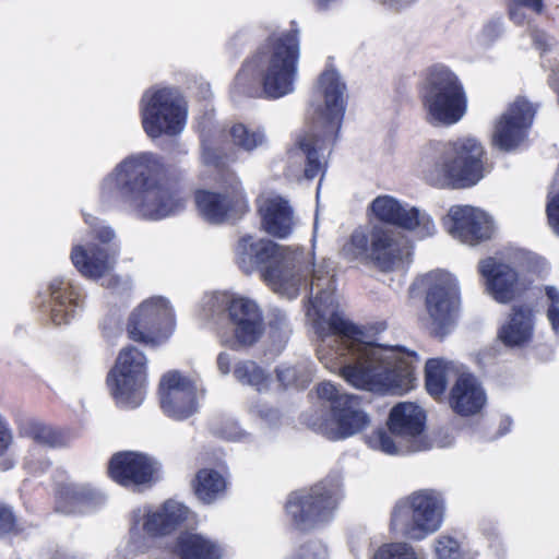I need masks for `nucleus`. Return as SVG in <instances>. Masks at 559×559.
<instances>
[{"instance_id": "a211bd4d", "label": "nucleus", "mask_w": 559, "mask_h": 559, "mask_svg": "<svg viewBox=\"0 0 559 559\" xmlns=\"http://www.w3.org/2000/svg\"><path fill=\"white\" fill-rule=\"evenodd\" d=\"M535 114L533 104L518 97L496 119L491 134L492 145L503 152L518 148L526 140Z\"/></svg>"}, {"instance_id": "393cba45", "label": "nucleus", "mask_w": 559, "mask_h": 559, "mask_svg": "<svg viewBox=\"0 0 559 559\" xmlns=\"http://www.w3.org/2000/svg\"><path fill=\"white\" fill-rule=\"evenodd\" d=\"M478 270L486 281V290L500 304L510 302L523 290L518 272L496 257L480 260Z\"/></svg>"}, {"instance_id": "ddd939ff", "label": "nucleus", "mask_w": 559, "mask_h": 559, "mask_svg": "<svg viewBox=\"0 0 559 559\" xmlns=\"http://www.w3.org/2000/svg\"><path fill=\"white\" fill-rule=\"evenodd\" d=\"M211 312L225 309L229 323L234 331L233 340H222L231 348L247 346L255 343L263 333V314L255 300L243 296H228L226 294H213L205 301Z\"/></svg>"}, {"instance_id": "f8f14e48", "label": "nucleus", "mask_w": 559, "mask_h": 559, "mask_svg": "<svg viewBox=\"0 0 559 559\" xmlns=\"http://www.w3.org/2000/svg\"><path fill=\"white\" fill-rule=\"evenodd\" d=\"M146 380V356L134 346L122 348L107 378L116 402L123 407H138L144 400Z\"/></svg>"}, {"instance_id": "9d476101", "label": "nucleus", "mask_w": 559, "mask_h": 559, "mask_svg": "<svg viewBox=\"0 0 559 559\" xmlns=\"http://www.w3.org/2000/svg\"><path fill=\"white\" fill-rule=\"evenodd\" d=\"M141 118L143 129L150 138L176 135L183 130L187 105L178 90L152 87L142 97Z\"/></svg>"}, {"instance_id": "5701e85b", "label": "nucleus", "mask_w": 559, "mask_h": 559, "mask_svg": "<svg viewBox=\"0 0 559 559\" xmlns=\"http://www.w3.org/2000/svg\"><path fill=\"white\" fill-rule=\"evenodd\" d=\"M425 413L421 407L411 402L395 405L389 416V428L400 440L405 442L409 452L426 451L431 444L425 442Z\"/></svg>"}, {"instance_id": "20e7f679", "label": "nucleus", "mask_w": 559, "mask_h": 559, "mask_svg": "<svg viewBox=\"0 0 559 559\" xmlns=\"http://www.w3.org/2000/svg\"><path fill=\"white\" fill-rule=\"evenodd\" d=\"M345 88L335 70H325L319 78L316 92V130L299 136L297 146L289 152L290 159L306 158L307 179L318 176L325 166V152L337 136L344 117Z\"/></svg>"}, {"instance_id": "e433bc0d", "label": "nucleus", "mask_w": 559, "mask_h": 559, "mask_svg": "<svg viewBox=\"0 0 559 559\" xmlns=\"http://www.w3.org/2000/svg\"><path fill=\"white\" fill-rule=\"evenodd\" d=\"M391 433V431L378 429L367 437V443L371 449L379 450L385 454H397L402 452L405 442L403 440L399 443L395 442Z\"/></svg>"}, {"instance_id": "c756f323", "label": "nucleus", "mask_w": 559, "mask_h": 559, "mask_svg": "<svg viewBox=\"0 0 559 559\" xmlns=\"http://www.w3.org/2000/svg\"><path fill=\"white\" fill-rule=\"evenodd\" d=\"M49 289L53 301L51 309L52 321L57 325L68 323L70 318L74 316L75 310L81 306L79 293L75 292L70 283L59 278L50 283Z\"/></svg>"}, {"instance_id": "b1692460", "label": "nucleus", "mask_w": 559, "mask_h": 559, "mask_svg": "<svg viewBox=\"0 0 559 559\" xmlns=\"http://www.w3.org/2000/svg\"><path fill=\"white\" fill-rule=\"evenodd\" d=\"M195 203L200 215L213 224H222L247 210L245 193L238 181L223 193L197 192Z\"/></svg>"}, {"instance_id": "49530a36", "label": "nucleus", "mask_w": 559, "mask_h": 559, "mask_svg": "<svg viewBox=\"0 0 559 559\" xmlns=\"http://www.w3.org/2000/svg\"><path fill=\"white\" fill-rule=\"evenodd\" d=\"M534 45L537 49L546 50L549 46V37L539 29H533L531 33Z\"/></svg>"}, {"instance_id": "2eb2a0df", "label": "nucleus", "mask_w": 559, "mask_h": 559, "mask_svg": "<svg viewBox=\"0 0 559 559\" xmlns=\"http://www.w3.org/2000/svg\"><path fill=\"white\" fill-rule=\"evenodd\" d=\"M427 287L426 308L431 320V329L437 335H444L453 322L459 305V288L455 278L447 272L435 271L421 280Z\"/></svg>"}, {"instance_id": "4c0bfd02", "label": "nucleus", "mask_w": 559, "mask_h": 559, "mask_svg": "<svg viewBox=\"0 0 559 559\" xmlns=\"http://www.w3.org/2000/svg\"><path fill=\"white\" fill-rule=\"evenodd\" d=\"M374 559H418L414 548L406 543L383 545L374 554Z\"/></svg>"}, {"instance_id": "864d4df0", "label": "nucleus", "mask_w": 559, "mask_h": 559, "mask_svg": "<svg viewBox=\"0 0 559 559\" xmlns=\"http://www.w3.org/2000/svg\"><path fill=\"white\" fill-rule=\"evenodd\" d=\"M226 438H235L234 436L231 435H225Z\"/></svg>"}, {"instance_id": "37998d69", "label": "nucleus", "mask_w": 559, "mask_h": 559, "mask_svg": "<svg viewBox=\"0 0 559 559\" xmlns=\"http://www.w3.org/2000/svg\"><path fill=\"white\" fill-rule=\"evenodd\" d=\"M300 556L302 559H326V548L318 543H311L301 549Z\"/></svg>"}, {"instance_id": "9b49d317", "label": "nucleus", "mask_w": 559, "mask_h": 559, "mask_svg": "<svg viewBox=\"0 0 559 559\" xmlns=\"http://www.w3.org/2000/svg\"><path fill=\"white\" fill-rule=\"evenodd\" d=\"M85 222L102 243L90 245L88 247L74 246L71 252V261L83 276L92 280L105 278L103 285L114 287L119 282L118 278L111 276L117 255V250L110 245L115 233L92 215H85Z\"/></svg>"}, {"instance_id": "de8ad7c7", "label": "nucleus", "mask_w": 559, "mask_h": 559, "mask_svg": "<svg viewBox=\"0 0 559 559\" xmlns=\"http://www.w3.org/2000/svg\"><path fill=\"white\" fill-rule=\"evenodd\" d=\"M230 356L226 353H221L217 357V367L223 374H227L230 371Z\"/></svg>"}, {"instance_id": "603ef678", "label": "nucleus", "mask_w": 559, "mask_h": 559, "mask_svg": "<svg viewBox=\"0 0 559 559\" xmlns=\"http://www.w3.org/2000/svg\"><path fill=\"white\" fill-rule=\"evenodd\" d=\"M549 84L552 88L557 90L559 92V82L558 80L556 79V73L554 72V74L549 78Z\"/></svg>"}, {"instance_id": "bb28decb", "label": "nucleus", "mask_w": 559, "mask_h": 559, "mask_svg": "<svg viewBox=\"0 0 559 559\" xmlns=\"http://www.w3.org/2000/svg\"><path fill=\"white\" fill-rule=\"evenodd\" d=\"M104 502L105 496L88 484H63L57 495V510L64 514L90 512Z\"/></svg>"}, {"instance_id": "8fccbe9b", "label": "nucleus", "mask_w": 559, "mask_h": 559, "mask_svg": "<svg viewBox=\"0 0 559 559\" xmlns=\"http://www.w3.org/2000/svg\"><path fill=\"white\" fill-rule=\"evenodd\" d=\"M379 1L392 9L400 10L404 7L409 5L411 3L415 2L416 0H379Z\"/></svg>"}, {"instance_id": "a19ab883", "label": "nucleus", "mask_w": 559, "mask_h": 559, "mask_svg": "<svg viewBox=\"0 0 559 559\" xmlns=\"http://www.w3.org/2000/svg\"><path fill=\"white\" fill-rule=\"evenodd\" d=\"M435 552L438 559H459L461 557L457 540L448 535H441L436 539Z\"/></svg>"}, {"instance_id": "a878e982", "label": "nucleus", "mask_w": 559, "mask_h": 559, "mask_svg": "<svg viewBox=\"0 0 559 559\" xmlns=\"http://www.w3.org/2000/svg\"><path fill=\"white\" fill-rule=\"evenodd\" d=\"M261 226L273 237H288L296 224L294 211L285 198L274 192L263 193L258 199Z\"/></svg>"}, {"instance_id": "6ab92c4d", "label": "nucleus", "mask_w": 559, "mask_h": 559, "mask_svg": "<svg viewBox=\"0 0 559 559\" xmlns=\"http://www.w3.org/2000/svg\"><path fill=\"white\" fill-rule=\"evenodd\" d=\"M444 228L450 236L469 246L491 239L495 233L492 217L471 205H454L444 217Z\"/></svg>"}, {"instance_id": "f257e3e1", "label": "nucleus", "mask_w": 559, "mask_h": 559, "mask_svg": "<svg viewBox=\"0 0 559 559\" xmlns=\"http://www.w3.org/2000/svg\"><path fill=\"white\" fill-rule=\"evenodd\" d=\"M301 252L270 239L241 237L236 248L237 264L247 274L263 267L262 277L276 294L288 299L299 295L309 278L307 317L321 337L319 359L326 369L350 385L379 392L404 393L415 381L414 352L364 341V333L336 309L332 262L322 259L306 271Z\"/></svg>"}, {"instance_id": "f704fd0d", "label": "nucleus", "mask_w": 559, "mask_h": 559, "mask_svg": "<svg viewBox=\"0 0 559 559\" xmlns=\"http://www.w3.org/2000/svg\"><path fill=\"white\" fill-rule=\"evenodd\" d=\"M234 374L239 382L251 385L258 391L266 389L270 381L264 370L253 361L239 362L234 370Z\"/></svg>"}, {"instance_id": "0eeeda50", "label": "nucleus", "mask_w": 559, "mask_h": 559, "mask_svg": "<svg viewBox=\"0 0 559 559\" xmlns=\"http://www.w3.org/2000/svg\"><path fill=\"white\" fill-rule=\"evenodd\" d=\"M443 514L441 496L433 490H419L395 506L391 526L403 537L418 542L439 531Z\"/></svg>"}, {"instance_id": "a18cd8bd", "label": "nucleus", "mask_w": 559, "mask_h": 559, "mask_svg": "<svg viewBox=\"0 0 559 559\" xmlns=\"http://www.w3.org/2000/svg\"><path fill=\"white\" fill-rule=\"evenodd\" d=\"M277 379L284 386L296 384L297 371L293 367H281L277 369Z\"/></svg>"}, {"instance_id": "58836bf2", "label": "nucleus", "mask_w": 559, "mask_h": 559, "mask_svg": "<svg viewBox=\"0 0 559 559\" xmlns=\"http://www.w3.org/2000/svg\"><path fill=\"white\" fill-rule=\"evenodd\" d=\"M546 317L551 330L559 335V289L555 286L545 287Z\"/></svg>"}, {"instance_id": "cd10ccee", "label": "nucleus", "mask_w": 559, "mask_h": 559, "mask_svg": "<svg viewBox=\"0 0 559 559\" xmlns=\"http://www.w3.org/2000/svg\"><path fill=\"white\" fill-rule=\"evenodd\" d=\"M450 404L457 414L471 416L485 406L486 394L473 374L463 372L451 390Z\"/></svg>"}, {"instance_id": "ea45409f", "label": "nucleus", "mask_w": 559, "mask_h": 559, "mask_svg": "<svg viewBox=\"0 0 559 559\" xmlns=\"http://www.w3.org/2000/svg\"><path fill=\"white\" fill-rule=\"evenodd\" d=\"M29 435L40 444L51 448L61 445L60 436L51 427L40 423L32 424Z\"/></svg>"}, {"instance_id": "aec40b11", "label": "nucleus", "mask_w": 559, "mask_h": 559, "mask_svg": "<svg viewBox=\"0 0 559 559\" xmlns=\"http://www.w3.org/2000/svg\"><path fill=\"white\" fill-rule=\"evenodd\" d=\"M370 209L379 221L411 230L419 238L430 237L436 233V225L428 213L418 207L402 204L391 195L376 198Z\"/></svg>"}, {"instance_id": "4468645a", "label": "nucleus", "mask_w": 559, "mask_h": 559, "mask_svg": "<svg viewBox=\"0 0 559 559\" xmlns=\"http://www.w3.org/2000/svg\"><path fill=\"white\" fill-rule=\"evenodd\" d=\"M175 328V314L169 301L160 296L142 301L130 314L127 333L134 342L158 345Z\"/></svg>"}, {"instance_id": "c85d7f7f", "label": "nucleus", "mask_w": 559, "mask_h": 559, "mask_svg": "<svg viewBox=\"0 0 559 559\" xmlns=\"http://www.w3.org/2000/svg\"><path fill=\"white\" fill-rule=\"evenodd\" d=\"M534 318L532 307H513L509 320L499 330V338L508 346L525 344L533 336Z\"/></svg>"}, {"instance_id": "1a4fd4ad", "label": "nucleus", "mask_w": 559, "mask_h": 559, "mask_svg": "<svg viewBox=\"0 0 559 559\" xmlns=\"http://www.w3.org/2000/svg\"><path fill=\"white\" fill-rule=\"evenodd\" d=\"M318 397L330 404V415L319 425V431L330 440H341L359 433L370 425L357 395L341 392L328 381L317 386Z\"/></svg>"}, {"instance_id": "2f4dec72", "label": "nucleus", "mask_w": 559, "mask_h": 559, "mask_svg": "<svg viewBox=\"0 0 559 559\" xmlns=\"http://www.w3.org/2000/svg\"><path fill=\"white\" fill-rule=\"evenodd\" d=\"M197 497L204 503H212L226 489L225 478L216 471L203 468L199 471L193 480Z\"/></svg>"}, {"instance_id": "c9c22d12", "label": "nucleus", "mask_w": 559, "mask_h": 559, "mask_svg": "<svg viewBox=\"0 0 559 559\" xmlns=\"http://www.w3.org/2000/svg\"><path fill=\"white\" fill-rule=\"evenodd\" d=\"M509 17L516 25L528 24L532 15H539L544 11V0H511L509 2Z\"/></svg>"}, {"instance_id": "6e6552de", "label": "nucleus", "mask_w": 559, "mask_h": 559, "mask_svg": "<svg viewBox=\"0 0 559 559\" xmlns=\"http://www.w3.org/2000/svg\"><path fill=\"white\" fill-rule=\"evenodd\" d=\"M423 104L427 121L435 127L459 122L466 112V96L457 76L443 67L433 68L426 81Z\"/></svg>"}, {"instance_id": "39448f33", "label": "nucleus", "mask_w": 559, "mask_h": 559, "mask_svg": "<svg viewBox=\"0 0 559 559\" xmlns=\"http://www.w3.org/2000/svg\"><path fill=\"white\" fill-rule=\"evenodd\" d=\"M299 58V29L296 27L271 34L260 46L253 60L266 98L277 99L295 91Z\"/></svg>"}, {"instance_id": "09e8293b", "label": "nucleus", "mask_w": 559, "mask_h": 559, "mask_svg": "<svg viewBox=\"0 0 559 559\" xmlns=\"http://www.w3.org/2000/svg\"><path fill=\"white\" fill-rule=\"evenodd\" d=\"M10 442V435L5 428L3 421L0 419V454H2L8 448Z\"/></svg>"}, {"instance_id": "7ed1b4c3", "label": "nucleus", "mask_w": 559, "mask_h": 559, "mask_svg": "<svg viewBox=\"0 0 559 559\" xmlns=\"http://www.w3.org/2000/svg\"><path fill=\"white\" fill-rule=\"evenodd\" d=\"M423 180L439 189H465L485 176V148L472 136L448 142H429L418 157Z\"/></svg>"}, {"instance_id": "3c124183", "label": "nucleus", "mask_w": 559, "mask_h": 559, "mask_svg": "<svg viewBox=\"0 0 559 559\" xmlns=\"http://www.w3.org/2000/svg\"><path fill=\"white\" fill-rule=\"evenodd\" d=\"M258 413L260 414L261 417L270 420V421H273L275 419H277L278 415H277V412L273 411V409H259Z\"/></svg>"}, {"instance_id": "79ce46f5", "label": "nucleus", "mask_w": 559, "mask_h": 559, "mask_svg": "<svg viewBox=\"0 0 559 559\" xmlns=\"http://www.w3.org/2000/svg\"><path fill=\"white\" fill-rule=\"evenodd\" d=\"M453 435L449 429H439L433 433L432 437L427 438L425 436V442L428 444H431L427 450L432 449L435 447L437 448H445L452 444L453 442Z\"/></svg>"}, {"instance_id": "412c9836", "label": "nucleus", "mask_w": 559, "mask_h": 559, "mask_svg": "<svg viewBox=\"0 0 559 559\" xmlns=\"http://www.w3.org/2000/svg\"><path fill=\"white\" fill-rule=\"evenodd\" d=\"M160 406L174 419H186L198 409L195 383L177 371L163 376L159 383Z\"/></svg>"}, {"instance_id": "72a5a7b5", "label": "nucleus", "mask_w": 559, "mask_h": 559, "mask_svg": "<svg viewBox=\"0 0 559 559\" xmlns=\"http://www.w3.org/2000/svg\"><path fill=\"white\" fill-rule=\"evenodd\" d=\"M453 368L451 362L439 358L429 359L426 362V388L430 395L439 397L444 393L449 374Z\"/></svg>"}, {"instance_id": "473e14b6", "label": "nucleus", "mask_w": 559, "mask_h": 559, "mask_svg": "<svg viewBox=\"0 0 559 559\" xmlns=\"http://www.w3.org/2000/svg\"><path fill=\"white\" fill-rule=\"evenodd\" d=\"M226 136L230 143L245 151L252 152L265 143V133L260 128H252L243 123H233L226 130Z\"/></svg>"}, {"instance_id": "7c9ffc66", "label": "nucleus", "mask_w": 559, "mask_h": 559, "mask_svg": "<svg viewBox=\"0 0 559 559\" xmlns=\"http://www.w3.org/2000/svg\"><path fill=\"white\" fill-rule=\"evenodd\" d=\"M171 551L181 559H219L222 556L217 544L191 532L181 533Z\"/></svg>"}, {"instance_id": "f03ea898", "label": "nucleus", "mask_w": 559, "mask_h": 559, "mask_svg": "<svg viewBox=\"0 0 559 559\" xmlns=\"http://www.w3.org/2000/svg\"><path fill=\"white\" fill-rule=\"evenodd\" d=\"M164 166L151 153L128 156L100 182L99 198L108 204L121 203L138 217L158 221L185 207V199L164 183Z\"/></svg>"}, {"instance_id": "dca6fc26", "label": "nucleus", "mask_w": 559, "mask_h": 559, "mask_svg": "<svg viewBox=\"0 0 559 559\" xmlns=\"http://www.w3.org/2000/svg\"><path fill=\"white\" fill-rule=\"evenodd\" d=\"M337 490L326 484H318L310 490L290 495L286 510L293 521L302 530L329 520L337 504Z\"/></svg>"}, {"instance_id": "f3484780", "label": "nucleus", "mask_w": 559, "mask_h": 559, "mask_svg": "<svg viewBox=\"0 0 559 559\" xmlns=\"http://www.w3.org/2000/svg\"><path fill=\"white\" fill-rule=\"evenodd\" d=\"M189 509L176 500L159 507L144 506L132 512L130 534L133 540L143 536L157 537L170 534L188 520Z\"/></svg>"}, {"instance_id": "423d86ee", "label": "nucleus", "mask_w": 559, "mask_h": 559, "mask_svg": "<svg viewBox=\"0 0 559 559\" xmlns=\"http://www.w3.org/2000/svg\"><path fill=\"white\" fill-rule=\"evenodd\" d=\"M342 253L349 261L359 260L390 272L404 266L411 250L397 233L374 225L368 231L364 228L354 230L343 246Z\"/></svg>"}, {"instance_id": "c03bdc74", "label": "nucleus", "mask_w": 559, "mask_h": 559, "mask_svg": "<svg viewBox=\"0 0 559 559\" xmlns=\"http://www.w3.org/2000/svg\"><path fill=\"white\" fill-rule=\"evenodd\" d=\"M15 519L10 508L0 503V535L11 532Z\"/></svg>"}, {"instance_id": "4be33fe9", "label": "nucleus", "mask_w": 559, "mask_h": 559, "mask_svg": "<svg viewBox=\"0 0 559 559\" xmlns=\"http://www.w3.org/2000/svg\"><path fill=\"white\" fill-rule=\"evenodd\" d=\"M108 471L124 487L148 486L157 479L159 464L142 453L122 452L111 457Z\"/></svg>"}]
</instances>
